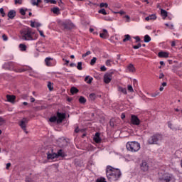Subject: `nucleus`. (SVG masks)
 <instances>
[{
	"label": "nucleus",
	"mask_w": 182,
	"mask_h": 182,
	"mask_svg": "<svg viewBox=\"0 0 182 182\" xmlns=\"http://www.w3.org/2000/svg\"><path fill=\"white\" fill-rule=\"evenodd\" d=\"M75 133H79V127L75 128Z\"/></svg>",
	"instance_id": "obj_63"
},
{
	"label": "nucleus",
	"mask_w": 182,
	"mask_h": 182,
	"mask_svg": "<svg viewBox=\"0 0 182 182\" xmlns=\"http://www.w3.org/2000/svg\"><path fill=\"white\" fill-rule=\"evenodd\" d=\"M98 14H102V15H107V12H106V10L105 9L99 10Z\"/></svg>",
	"instance_id": "obj_34"
},
{
	"label": "nucleus",
	"mask_w": 182,
	"mask_h": 182,
	"mask_svg": "<svg viewBox=\"0 0 182 182\" xmlns=\"http://www.w3.org/2000/svg\"><path fill=\"white\" fill-rule=\"evenodd\" d=\"M113 79V72L107 73L104 75V82L105 83H110Z\"/></svg>",
	"instance_id": "obj_7"
},
{
	"label": "nucleus",
	"mask_w": 182,
	"mask_h": 182,
	"mask_svg": "<svg viewBox=\"0 0 182 182\" xmlns=\"http://www.w3.org/2000/svg\"><path fill=\"white\" fill-rule=\"evenodd\" d=\"M53 83L50 82H48V87L49 89V90H53Z\"/></svg>",
	"instance_id": "obj_39"
},
{
	"label": "nucleus",
	"mask_w": 182,
	"mask_h": 182,
	"mask_svg": "<svg viewBox=\"0 0 182 182\" xmlns=\"http://www.w3.org/2000/svg\"><path fill=\"white\" fill-rule=\"evenodd\" d=\"M31 28H35V23L33 21H31Z\"/></svg>",
	"instance_id": "obj_60"
},
{
	"label": "nucleus",
	"mask_w": 182,
	"mask_h": 182,
	"mask_svg": "<svg viewBox=\"0 0 182 182\" xmlns=\"http://www.w3.org/2000/svg\"><path fill=\"white\" fill-rule=\"evenodd\" d=\"M125 18H126V19H127V22H129V21H130V16H125Z\"/></svg>",
	"instance_id": "obj_57"
},
{
	"label": "nucleus",
	"mask_w": 182,
	"mask_h": 182,
	"mask_svg": "<svg viewBox=\"0 0 182 182\" xmlns=\"http://www.w3.org/2000/svg\"><path fill=\"white\" fill-rule=\"evenodd\" d=\"M93 140L95 141V143H100V141H102V138H100V133H95V135L93 137Z\"/></svg>",
	"instance_id": "obj_14"
},
{
	"label": "nucleus",
	"mask_w": 182,
	"mask_h": 182,
	"mask_svg": "<svg viewBox=\"0 0 182 182\" xmlns=\"http://www.w3.org/2000/svg\"><path fill=\"white\" fill-rule=\"evenodd\" d=\"M50 4H56L57 1L55 0H50Z\"/></svg>",
	"instance_id": "obj_54"
},
{
	"label": "nucleus",
	"mask_w": 182,
	"mask_h": 182,
	"mask_svg": "<svg viewBox=\"0 0 182 182\" xmlns=\"http://www.w3.org/2000/svg\"><path fill=\"white\" fill-rule=\"evenodd\" d=\"M103 33H100V38H102V39H107L109 38V33L107 32V30L103 29Z\"/></svg>",
	"instance_id": "obj_13"
},
{
	"label": "nucleus",
	"mask_w": 182,
	"mask_h": 182,
	"mask_svg": "<svg viewBox=\"0 0 182 182\" xmlns=\"http://www.w3.org/2000/svg\"><path fill=\"white\" fill-rule=\"evenodd\" d=\"M14 2L16 4H19L21 5V4H22V0H14Z\"/></svg>",
	"instance_id": "obj_50"
},
{
	"label": "nucleus",
	"mask_w": 182,
	"mask_h": 182,
	"mask_svg": "<svg viewBox=\"0 0 182 182\" xmlns=\"http://www.w3.org/2000/svg\"><path fill=\"white\" fill-rule=\"evenodd\" d=\"M176 178L171 173H164L162 176L159 177V182H174Z\"/></svg>",
	"instance_id": "obj_6"
},
{
	"label": "nucleus",
	"mask_w": 182,
	"mask_h": 182,
	"mask_svg": "<svg viewBox=\"0 0 182 182\" xmlns=\"http://www.w3.org/2000/svg\"><path fill=\"white\" fill-rule=\"evenodd\" d=\"M70 66L71 68H73V67L76 66V64H75V63H71L70 64Z\"/></svg>",
	"instance_id": "obj_61"
},
{
	"label": "nucleus",
	"mask_w": 182,
	"mask_h": 182,
	"mask_svg": "<svg viewBox=\"0 0 182 182\" xmlns=\"http://www.w3.org/2000/svg\"><path fill=\"white\" fill-rule=\"evenodd\" d=\"M38 32H39L41 36H43V38L45 37V35L43 34V31H38Z\"/></svg>",
	"instance_id": "obj_55"
},
{
	"label": "nucleus",
	"mask_w": 182,
	"mask_h": 182,
	"mask_svg": "<svg viewBox=\"0 0 182 182\" xmlns=\"http://www.w3.org/2000/svg\"><path fill=\"white\" fill-rule=\"evenodd\" d=\"M20 38L22 41H36L38 34L32 28L26 27L20 31Z\"/></svg>",
	"instance_id": "obj_2"
},
{
	"label": "nucleus",
	"mask_w": 182,
	"mask_h": 182,
	"mask_svg": "<svg viewBox=\"0 0 182 182\" xmlns=\"http://www.w3.org/2000/svg\"><path fill=\"white\" fill-rule=\"evenodd\" d=\"M161 16H164V18H167V16H168L167 11H166L164 9H161Z\"/></svg>",
	"instance_id": "obj_28"
},
{
	"label": "nucleus",
	"mask_w": 182,
	"mask_h": 182,
	"mask_svg": "<svg viewBox=\"0 0 182 182\" xmlns=\"http://www.w3.org/2000/svg\"><path fill=\"white\" fill-rule=\"evenodd\" d=\"M109 6V4L107 3H101L100 4V8H107Z\"/></svg>",
	"instance_id": "obj_41"
},
{
	"label": "nucleus",
	"mask_w": 182,
	"mask_h": 182,
	"mask_svg": "<svg viewBox=\"0 0 182 182\" xmlns=\"http://www.w3.org/2000/svg\"><path fill=\"white\" fill-rule=\"evenodd\" d=\"M140 168L141 171H144V172L149 171V164L146 162V161H142L140 165Z\"/></svg>",
	"instance_id": "obj_10"
},
{
	"label": "nucleus",
	"mask_w": 182,
	"mask_h": 182,
	"mask_svg": "<svg viewBox=\"0 0 182 182\" xmlns=\"http://www.w3.org/2000/svg\"><path fill=\"white\" fill-rule=\"evenodd\" d=\"M96 182H107V181H106V178H105L100 177V178H98L96 180Z\"/></svg>",
	"instance_id": "obj_36"
},
{
	"label": "nucleus",
	"mask_w": 182,
	"mask_h": 182,
	"mask_svg": "<svg viewBox=\"0 0 182 182\" xmlns=\"http://www.w3.org/2000/svg\"><path fill=\"white\" fill-rule=\"evenodd\" d=\"M0 14H1V16H5V11H4V8L0 9Z\"/></svg>",
	"instance_id": "obj_49"
},
{
	"label": "nucleus",
	"mask_w": 182,
	"mask_h": 182,
	"mask_svg": "<svg viewBox=\"0 0 182 182\" xmlns=\"http://www.w3.org/2000/svg\"><path fill=\"white\" fill-rule=\"evenodd\" d=\"M105 21H108V22H113L114 18L110 16H105L104 17Z\"/></svg>",
	"instance_id": "obj_32"
},
{
	"label": "nucleus",
	"mask_w": 182,
	"mask_h": 182,
	"mask_svg": "<svg viewBox=\"0 0 182 182\" xmlns=\"http://www.w3.org/2000/svg\"><path fill=\"white\" fill-rule=\"evenodd\" d=\"M168 127H169V129H173V124H171V122H168Z\"/></svg>",
	"instance_id": "obj_53"
},
{
	"label": "nucleus",
	"mask_w": 182,
	"mask_h": 182,
	"mask_svg": "<svg viewBox=\"0 0 182 182\" xmlns=\"http://www.w3.org/2000/svg\"><path fill=\"white\" fill-rule=\"evenodd\" d=\"M30 100H31V103H33L35 102V98L31 97Z\"/></svg>",
	"instance_id": "obj_62"
},
{
	"label": "nucleus",
	"mask_w": 182,
	"mask_h": 182,
	"mask_svg": "<svg viewBox=\"0 0 182 182\" xmlns=\"http://www.w3.org/2000/svg\"><path fill=\"white\" fill-rule=\"evenodd\" d=\"M146 21H156L157 16L155 14L150 15L145 18Z\"/></svg>",
	"instance_id": "obj_21"
},
{
	"label": "nucleus",
	"mask_w": 182,
	"mask_h": 182,
	"mask_svg": "<svg viewBox=\"0 0 182 182\" xmlns=\"http://www.w3.org/2000/svg\"><path fill=\"white\" fill-rule=\"evenodd\" d=\"M2 39H3V41H4V42H6V41H8V36L5 34H3Z\"/></svg>",
	"instance_id": "obj_47"
},
{
	"label": "nucleus",
	"mask_w": 182,
	"mask_h": 182,
	"mask_svg": "<svg viewBox=\"0 0 182 182\" xmlns=\"http://www.w3.org/2000/svg\"><path fill=\"white\" fill-rule=\"evenodd\" d=\"M77 69H78V70H82V62H78L77 63Z\"/></svg>",
	"instance_id": "obj_44"
},
{
	"label": "nucleus",
	"mask_w": 182,
	"mask_h": 182,
	"mask_svg": "<svg viewBox=\"0 0 182 182\" xmlns=\"http://www.w3.org/2000/svg\"><path fill=\"white\" fill-rule=\"evenodd\" d=\"M45 63L46 66H53V58L50 57H47L45 59Z\"/></svg>",
	"instance_id": "obj_12"
},
{
	"label": "nucleus",
	"mask_w": 182,
	"mask_h": 182,
	"mask_svg": "<svg viewBox=\"0 0 182 182\" xmlns=\"http://www.w3.org/2000/svg\"><path fill=\"white\" fill-rule=\"evenodd\" d=\"M90 99L91 100H96V94L95 93H91L89 96Z\"/></svg>",
	"instance_id": "obj_37"
},
{
	"label": "nucleus",
	"mask_w": 182,
	"mask_h": 182,
	"mask_svg": "<svg viewBox=\"0 0 182 182\" xmlns=\"http://www.w3.org/2000/svg\"><path fill=\"white\" fill-rule=\"evenodd\" d=\"M3 68H4V69H8L9 70H14V72H17L18 73L25 72L26 70L25 69H16V64L14 62H8L4 63Z\"/></svg>",
	"instance_id": "obj_5"
},
{
	"label": "nucleus",
	"mask_w": 182,
	"mask_h": 182,
	"mask_svg": "<svg viewBox=\"0 0 182 182\" xmlns=\"http://www.w3.org/2000/svg\"><path fill=\"white\" fill-rule=\"evenodd\" d=\"M150 41H151V38H150L149 35H145L144 42H145L146 43H149Z\"/></svg>",
	"instance_id": "obj_27"
},
{
	"label": "nucleus",
	"mask_w": 182,
	"mask_h": 182,
	"mask_svg": "<svg viewBox=\"0 0 182 182\" xmlns=\"http://www.w3.org/2000/svg\"><path fill=\"white\" fill-rule=\"evenodd\" d=\"M127 90L128 92H130L131 93H133V92H134V90H133V86L130 85L127 86Z\"/></svg>",
	"instance_id": "obj_40"
},
{
	"label": "nucleus",
	"mask_w": 182,
	"mask_h": 182,
	"mask_svg": "<svg viewBox=\"0 0 182 182\" xmlns=\"http://www.w3.org/2000/svg\"><path fill=\"white\" fill-rule=\"evenodd\" d=\"M57 123H62V122H63L64 119L66 117V114H65V113L57 112Z\"/></svg>",
	"instance_id": "obj_11"
},
{
	"label": "nucleus",
	"mask_w": 182,
	"mask_h": 182,
	"mask_svg": "<svg viewBox=\"0 0 182 182\" xmlns=\"http://www.w3.org/2000/svg\"><path fill=\"white\" fill-rule=\"evenodd\" d=\"M49 122H50V123H55V122H58V117H56V116L51 117L49 119Z\"/></svg>",
	"instance_id": "obj_30"
},
{
	"label": "nucleus",
	"mask_w": 182,
	"mask_h": 182,
	"mask_svg": "<svg viewBox=\"0 0 182 182\" xmlns=\"http://www.w3.org/2000/svg\"><path fill=\"white\" fill-rule=\"evenodd\" d=\"M164 139L162 134L157 133L149 137L148 143L149 144H157L158 146H160L163 142Z\"/></svg>",
	"instance_id": "obj_3"
},
{
	"label": "nucleus",
	"mask_w": 182,
	"mask_h": 182,
	"mask_svg": "<svg viewBox=\"0 0 182 182\" xmlns=\"http://www.w3.org/2000/svg\"><path fill=\"white\" fill-rule=\"evenodd\" d=\"M28 11V9H20V14L21 15L25 16L26 14V11Z\"/></svg>",
	"instance_id": "obj_42"
},
{
	"label": "nucleus",
	"mask_w": 182,
	"mask_h": 182,
	"mask_svg": "<svg viewBox=\"0 0 182 182\" xmlns=\"http://www.w3.org/2000/svg\"><path fill=\"white\" fill-rule=\"evenodd\" d=\"M56 157H66V154L62 149L58 150V151L56 153Z\"/></svg>",
	"instance_id": "obj_18"
},
{
	"label": "nucleus",
	"mask_w": 182,
	"mask_h": 182,
	"mask_svg": "<svg viewBox=\"0 0 182 182\" xmlns=\"http://www.w3.org/2000/svg\"><path fill=\"white\" fill-rule=\"evenodd\" d=\"M118 90H119V92H121L124 95H127V90L126 88L119 87Z\"/></svg>",
	"instance_id": "obj_24"
},
{
	"label": "nucleus",
	"mask_w": 182,
	"mask_h": 182,
	"mask_svg": "<svg viewBox=\"0 0 182 182\" xmlns=\"http://www.w3.org/2000/svg\"><path fill=\"white\" fill-rule=\"evenodd\" d=\"M97 60V58L96 57H94L91 61H90V65L91 66H93V65H95V63H96V61Z\"/></svg>",
	"instance_id": "obj_38"
},
{
	"label": "nucleus",
	"mask_w": 182,
	"mask_h": 182,
	"mask_svg": "<svg viewBox=\"0 0 182 182\" xmlns=\"http://www.w3.org/2000/svg\"><path fill=\"white\" fill-rule=\"evenodd\" d=\"M26 123H28V119L23 118L19 124V126L21 127V129H23L25 133H28L26 131Z\"/></svg>",
	"instance_id": "obj_9"
},
{
	"label": "nucleus",
	"mask_w": 182,
	"mask_h": 182,
	"mask_svg": "<svg viewBox=\"0 0 182 182\" xmlns=\"http://www.w3.org/2000/svg\"><path fill=\"white\" fill-rule=\"evenodd\" d=\"M124 117H126V115H124V114H122L121 119H124Z\"/></svg>",
	"instance_id": "obj_64"
},
{
	"label": "nucleus",
	"mask_w": 182,
	"mask_h": 182,
	"mask_svg": "<svg viewBox=\"0 0 182 182\" xmlns=\"http://www.w3.org/2000/svg\"><path fill=\"white\" fill-rule=\"evenodd\" d=\"M51 11L53 14H56L58 15L60 10L58 7H53Z\"/></svg>",
	"instance_id": "obj_29"
},
{
	"label": "nucleus",
	"mask_w": 182,
	"mask_h": 182,
	"mask_svg": "<svg viewBox=\"0 0 182 182\" xmlns=\"http://www.w3.org/2000/svg\"><path fill=\"white\" fill-rule=\"evenodd\" d=\"M56 153H48L47 154V159L48 160H53V159H57Z\"/></svg>",
	"instance_id": "obj_17"
},
{
	"label": "nucleus",
	"mask_w": 182,
	"mask_h": 182,
	"mask_svg": "<svg viewBox=\"0 0 182 182\" xmlns=\"http://www.w3.org/2000/svg\"><path fill=\"white\" fill-rule=\"evenodd\" d=\"M9 167H11V163H7L6 167V170H8L9 168Z\"/></svg>",
	"instance_id": "obj_56"
},
{
	"label": "nucleus",
	"mask_w": 182,
	"mask_h": 182,
	"mask_svg": "<svg viewBox=\"0 0 182 182\" xmlns=\"http://www.w3.org/2000/svg\"><path fill=\"white\" fill-rule=\"evenodd\" d=\"M7 102H9L10 103H15V99H16V97L15 95H6Z\"/></svg>",
	"instance_id": "obj_15"
},
{
	"label": "nucleus",
	"mask_w": 182,
	"mask_h": 182,
	"mask_svg": "<svg viewBox=\"0 0 182 182\" xmlns=\"http://www.w3.org/2000/svg\"><path fill=\"white\" fill-rule=\"evenodd\" d=\"M127 70H128V72H130L132 73L136 72V68H134V65H133V64H129L127 66Z\"/></svg>",
	"instance_id": "obj_20"
},
{
	"label": "nucleus",
	"mask_w": 182,
	"mask_h": 182,
	"mask_svg": "<svg viewBox=\"0 0 182 182\" xmlns=\"http://www.w3.org/2000/svg\"><path fill=\"white\" fill-rule=\"evenodd\" d=\"M78 92H79V90H77V88H76L75 87H73L70 89V92L72 95H75V94L77 93Z\"/></svg>",
	"instance_id": "obj_26"
},
{
	"label": "nucleus",
	"mask_w": 182,
	"mask_h": 182,
	"mask_svg": "<svg viewBox=\"0 0 182 182\" xmlns=\"http://www.w3.org/2000/svg\"><path fill=\"white\" fill-rule=\"evenodd\" d=\"M159 92L151 94V97H156V96H159Z\"/></svg>",
	"instance_id": "obj_52"
},
{
	"label": "nucleus",
	"mask_w": 182,
	"mask_h": 182,
	"mask_svg": "<svg viewBox=\"0 0 182 182\" xmlns=\"http://www.w3.org/2000/svg\"><path fill=\"white\" fill-rule=\"evenodd\" d=\"M15 16H16V11H15V10H11L10 11H9L8 17L9 18V19H14Z\"/></svg>",
	"instance_id": "obj_16"
},
{
	"label": "nucleus",
	"mask_w": 182,
	"mask_h": 182,
	"mask_svg": "<svg viewBox=\"0 0 182 182\" xmlns=\"http://www.w3.org/2000/svg\"><path fill=\"white\" fill-rule=\"evenodd\" d=\"M163 77H164V74L161 73V74L159 75V79H163Z\"/></svg>",
	"instance_id": "obj_59"
},
{
	"label": "nucleus",
	"mask_w": 182,
	"mask_h": 182,
	"mask_svg": "<svg viewBox=\"0 0 182 182\" xmlns=\"http://www.w3.org/2000/svg\"><path fill=\"white\" fill-rule=\"evenodd\" d=\"M106 176L109 181H117L122 177V171L112 166L106 167Z\"/></svg>",
	"instance_id": "obj_1"
},
{
	"label": "nucleus",
	"mask_w": 182,
	"mask_h": 182,
	"mask_svg": "<svg viewBox=\"0 0 182 182\" xmlns=\"http://www.w3.org/2000/svg\"><path fill=\"white\" fill-rule=\"evenodd\" d=\"M127 41H132V37L129 34L124 35V38L123 39V42H127Z\"/></svg>",
	"instance_id": "obj_25"
},
{
	"label": "nucleus",
	"mask_w": 182,
	"mask_h": 182,
	"mask_svg": "<svg viewBox=\"0 0 182 182\" xmlns=\"http://www.w3.org/2000/svg\"><path fill=\"white\" fill-rule=\"evenodd\" d=\"M158 56L159 58H168V53L161 51L158 53Z\"/></svg>",
	"instance_id": "obj_19"
},
{
	"label": "nucleus",
	"mask_w": 182,
	"mask_h": 182,
	"mask_svg": "<svg viewBox=\"0 0 182 182\" xmlns=\"http://www.w3.org/2000/svg\"><path fill=\"white\" fill-rule=\"evenodd\" d=\"M79 102L80 103H82V105L86 103V98H85V97H80L79 98Z\"/></svg>",
	"instance_id": "obj_31"
},
{
	"label": "nucleus",
	"mask_w": 182,
	"mask_h": 182,
	"mask_svg": "<svg viewBox=\"0 0 182 182\" xmlns=\"http://www.w3.org/2000/svg\"><path fill=\"white\" fill-rule=\"evenodd\" d=\"M114 60L112 59H109V60H107L106 62H105V65L106 66H112V64L114 63Z\"/></svg>",
	"instance_id": "obj_23"
},
{
	"label": "nucleus",
	"mask_w": 182,
	"mask_h": 182,
	"mask_svg": "<svg viewBox=\"0 0 182 182\" xmlns=\"http://www.w3.org/2000/svg\"><path fill=\"white\" fill-rule=\"evenodd\" d=\"M31 4L33 6H39L36 0H31Z\"/></svg>",
	"instance_id": "obj_35"
},
{
	"label": "nucleus",
	"mask_w": 182,
	"mask_h": 182,
	"mask_svg": "<svg viewBox=\"0 0 182 182\" xmlns=\"http://www.w3.org/2000/svg\"><path fill=\"white\" fill-rule=\"evenodd\" d=\"M100 70L101 72H106L107 70V68H106L105 65H102L100 68Z\"/></svg>",
	"instance_id": "obj_48"
},
{
	"label": "nucleus",
	"mask_w": 182,
	"mask_h": 182,
	"mask_svg": "<svg viewBox=\"0 0 182 182\" xmlns=\"http://www.w3.org/2000/svg\"><path fill=\"white\" fill-rule=\"evenodd\" d=\"M141 48V43H138L137 46H134L133 49H140Z\"/></svg>",
	"instance_id": "obj_46"
},
{
	"label": "nucleus",
	"mask_w": 182,
	"mask_h": 182,
	"mask_svg": "<svg viewBox=\"0 0 182 182\" xmlns=\"http://www.w3.org/2000/svg\"><path fill=\"white\" fill-rule=\"evenodd\" d=\"M5 123H6V121L2 118V117H0V126L5 124Z\"/></svg>",
	"instance_id": "obj_45"
},
{
	"label": "nucleus",
	"mask_w": 182,
	"mask_h": 182,
	"mask_svg": "<svg viewBox=\"0 0 182 182\" xmlns=\"http://www.w3.org/2000/svg\"><path fill=\"white\" fill-rule=\"evenodd\" d=\"M131 124L134 126H139L140 124V119L136 115L131 116Z\"/></svg>",
	"instance_id": "obj_8"
},
{
	"label": "nucleus",
	"mask_w": 182,
	"mask_h": 182,
	"mask_svg": "<svg viewBox=\"0 0 182 182\" xmlns=\"http://www.w3.org/2000/svg\"><path fill=\"white\" fill-rule=\"evenodd\" d=\"M92 52L90 50H88L86 52V53L82 54V58H86V56H89V55H91Z\"/></svg>",
	"instance_id": "obj_43"
},
{
	"label": "nucleus",
	"mask_w": 182,
	"mask_h": 182,
	"mask_svg": "<svg viewBox=\"0 0 182 182\" xmlns=\"http://www.w3.org/2000/svg\"><path fill=\"white\" fill-rule=\"evenodd\" d=\"M126 148L131 153H137L140 150V143L136 141H128L126 144Z\"/></svg>",
	"instance_id": "obj_4"
},
{
	"label": "nucleus",
	"mask_w": 182,
	"mask_h": 182,
	"mask_svg": "<svg viewBox=\"0 0 182 182\" xmlns=\"http://www.w3.org/2000/svg\"><path fill=\"white\" fill-rule=\"evenodd\" d=\"M134 39L136 40V42H140V37H139V36L134 37Z\"/></svg>",
	"instance_id": "obj_51"
},
{
	"label": "nucleus",
	"mask_w": 182,
	"mask_h": 182,
	"mask_svg": "<svg viewBox=\"0 0 182 182\" xmlns=\"http://www.w3.org/2000/svg\"><path fill=\"white\" fill-rule=\"evenodd\" d=\"M19 48H20L21 50H22V51L26 50V45H25V44H20Z\"/></svg>",
	"instance_id": "obj_33"
},
{
	"label": "nucleus",
	"mask_w": 182,
	"mask_h": 182,
	"mask_svg": "<svg viewBox=\"0 0 182 182\" xmlns=\"http://www.w3.org/2000/svg\"><path fill=\"white\" fill-rule=\"evenodd\" d=\"M171 46H172V48H174V46H176V42L175 41H172Z\"/></svg>",
	"instance_id": "obj_58"
},
{
	"label": "nucleus",
	"mask_w": 182,
	"mask_h": 182,
	"mask_svg": "<svg viewBox=\"0 0 182 182\" xmlns=\"http://www.w3.org/2000/svg\"><path fill=\"white\" fill-rule=\"evenodd\" d=\"M93 80V77L87 75L85 77V82H86V83H87L88 85H90V83H92V81Z\"/></svg>",
	"instance_id": "obj_22"
}]
</instances>
